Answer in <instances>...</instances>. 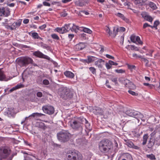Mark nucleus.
I'll use <instances>...</instances> for the list:
<instances>
[{
  "instance_id": "5",
  "label": "nucleus",
  "mask_w": 160,
  "mask_h": 160,
  "mask_svg": "<svg viewBox=\"0 0 160 160\" xmlns=\"http://www.w3.org/2000/svg\"><path fill=\"white\" fill-rule=\"evenodd\" d=\"M10 149L6 147H2L0 148V159H6L9 158L12 155Z\"/></svg>"
},
{
  "instance_id": "55",
  "label": "nucleus",
  "mask_w": 160,
  "mask_h": 160,
  "mask_svg": "<svg viewBox=\"0 0 160 160\" xmlns=\"http://www.w3.org/2000/svg\"><path fill=\"white\" fill-rule=\"evenodd\" d=\"M115 71L118 73H122L124 72V71L122 69H116L115 70Z\"/></svg>"
},
{
  "instance_id": "48",
  "label": "nucleus",
  "mask_w": 160,
  "mask_h": 160,
  "mask_svg": "<svg viewBox=\"0 0 160 160\" xmlns=\"http://www.w3.org/2000/svg\"><path fill=\"white\" fill-rule=\"evenodd\" d=\"M110 80L113 82L115 83V84H116L117 82V78L115 77H112L111 78Z\"/></svg>"
},
{
  "instance_id": "62",
  "label": "nucleus",
  "mask_w": 160,
  "mask_h": 160,
  "mask_svg": "<svg viewBox=\"0 0 160 160\" xmlns=\"http://www.w3.org/2000/svg\"><path fill=\"white\" fill-rule=\"evenodd\" d=\"M29 20L28 19H24L23 21V23L24 24H27L29 22Z\"/></svg>"
},
{
  "instance_id": "1",
  "label": "nucleus",
  "mask_w": 160,
  "mask_h": 160,
  "mask_svg": "<svg viewBox=\"0 0 160 160\" xmlns=\"http://www.w3.org/2000/svg\"><path fill=\"white\" fill-rule=\"evenodd\" d=\"M99 148V150L102 153H109L112 150V143L108 139L102 140L100 142Z\"/></svg>"
},
{
  "instance_id": "49",
  "label": "nucleus",
  "mask_w": 160,
  "mask_h": 160,
  "mask_svg": "<svg viewBox=\"0 0 160 160\" xmlns=\"http://www.w3.org/2000/svg\"><path fill=\"white\" fill-rule=\"evenodd\" d=\"M128 92L130 94L133 96H137L138 95L137 93L130 90H128Z\"/></svg>"
},
{
  "instance_id": "24",
  "label": "nucleus",
  "mask_w": 160,
  "mask_h": 160,
  "mask_svg": "<svg viewBox=\"0 0 160 160\" xmlns=\"http://www.w3.org/2000/svg\"><path fill=\"white\" fill-rule=\"evenodd\" d=\"M149 7L153 10H156L157 7L155 3L153 2H150L149 3Z\"/></svg>"
},
{
  "instance_id": "20",
  "label": "nucleus",
  "mask_w": 160,
  "mask_h": 160,
  "mask_svg": "<svg viewBox=\"0 0 160 160\" xmlns=\"http://www.w3.org/2000/svg\"><path fill=\"white\" fill-rule=\"evenodd\" d=\"M78 26L74 24H71V30L72 32H76L78 30H79Z\"/></svg>"
},
{
  "instance_id": "51",
  "label": "nucleus",
  "mask_w": 160,
  "mask_h": 160,
  "mask_svg": "<svg viewBox=\"0 0 160 160\" xmlns=\"http://www.w3.org/2000/svg\"><path fill=\"white\" fill-rule=\"evenodd\" d=\"M109 63L111 65H113L116 66L118 65V63H117L116 62H113L112 61H111V60L109 61Z\"/></svg>"
},
{
  "instance_id": "39",
  "label": "nucleus",
  "mask_w": 160,
  "mask_h": 160,
  "mask_svg": "<svg viewBox=\"0 0 160 160\" xmlns=\"http://www.w3.org/2000/svg\"><path fill=\"white\" fill-rule=\"evenodd\" d=\"M7 114L9 117H13L14 114V113L13 112H11L10 110H9L7 112Z\"/></svg>"
},
{
  "instance_id": "17",
  "label": "nucleus",
  "mask_w": 160,
  "mask_h": 160,
  "mask_svg": "<svg viewBox=\"0 0 160 160\" xmlns=\"http://www.w3.org/2000/svg\"><path fill=\"white\" fill-rule=\"evenodd\" d=\"M122 156L123 158L122 160H133L131 155L128 153H124Z\"/></svg>"
},
{
  "instance_id": "57",
  "label": "nucleus",
  "mask_w": 160,
  "mask_h": 160,
  "mask_svg": "<svg viewBox=\"0 0 160 160\" xmlns=\"http://www.w3.org/2000/svg\"><path fill=\"white\" fill-rule=\"evenodd\" d=\"M106 66L108 69H109L111 68V66L108 63H106Z\"/></svg>"
},
{
  "instance_id": "26",
  "label": "nucleus",
  "mask_w": 160,
  "mask_h": 160,
  "mask_svg": "<svg viewBox=\"0 0 160 160\" xmlns=\"http://www.w3.org/2000/svg\"><path fill=\"white\" fill-rule=\"evenodd\" d=\"M24 87V85L20 83V84H18L16 86H15L14 87H13L12 89L13 91L15 90L18 89L20 88H22Z\"/></svg>"
},
{
  "instance_id": "27",
  "label": "nucleus",
  "mask_w": 160,
  "mask_h": 160,
  "mask_svg": "<svg viewBox=\"0 0 160 160\" xmlns=\"http://www.w3.org/2000/svg\"><path fill=\"white\" fill-rule=\"evenodd\" d=\"M146 157L147 158H149L151 160H155L156 159L155 156L153 154H147Z\"/></svg>"
},
{
  "instance_id": "14",
  "label": "nucleus",
  "mask_w": 160,
  "mask_h": 160,
  "mask_svg": "<svg viewBox=\"0 0 160 160\" xmlns=\"http://www.w3.org/2000/svg\"><path fill=\"white\" fill-rule=\"evenodd\" d=\"M104 60L101 59H99L95 62V65L99 68H102L104 64Z\"/></svg>"
},
{
  "instance_id": "16",
  "label": "nucleus",
  "mask_w": 160,
  "mask_h": 160,
  "mask_svg": "<svg viewBox=\"0 0 160 160\" xmlns=\"http://www.w3.org/2000/svg\"><path fill=\"white\" fill-rule=\"evenodd\" d=\"M21 22L22 20L19 19L16 22H13L11 28L12 30L18 28L20 26Z\"/></svg>"
},
{
  "instance_id": "58",
  "label": "nucleus",
  "mask_w": 160,
  "mask_h": 160,
  "mask_svg": "<svg viewBox=\"0 0 160 160\" xmlns=\"http://www.w3.org/2000/svg\"><path fill=\"white\" fill-rule=\"evenodd\" d=\"M147 0H139L138 2L142 4L144 3Z\"/></svg>"
},
{
  "instance_id": "42",
  "label": "nucleus",
  "mask_w": 160,
  "mask_h": 160,
  "mask_svg": "<svg viewBox=\"0 0 160 160\" xmlns=\"http://www.w3.org/2000/svg\"><path fill=\"white\" fill-rule=\"evenodd\" d=\"M51 36L54 39L58 40L59 39V37L56 34H53Z\"/></svg>"
},
{
  "instance_id": "4",
  "label": "nucleus",
  "mask_w": 160,
  "mask_h": 160,
  "mask_svg": "<svg viewBox=\"0 0 160 160\" xmlns=\"http://www.w3.org/2000/svg\"><path fill=\"white\" fill-rule=\"evenodd\" d=\"M57 136L60 142H65L69 140L71 134L67 131H62L57 133Z\"/></svg>"
},
{
  "instance_id": "8",
  "label": "nucleus",
  "mask_w": 160,
  "mask_h": 160,
  "mask_svg": "<svg viewBox=\"0 0 160 160\" xmlns=\"http://www.w3.org/2000/svg\"><path fill=\"white\" fill-rule=\"evenodd\" d=\"M33 62L32 59L27 57L21 58L19 60V64L22 66H24L29 64H32Z\"/></svg>"
},
{
  "instance_id": "46",
  "label": "nucleus",
  "mask_w": 160,
  "mask_h": 160,
  "mask_svg": "<svg viewBox=\"0 0 160 160\" xmlns=\"http://www.w3.org/2000/svg\"><path fill=\"white\" fill-rule=\"evenodd\" d=\"M128 68L131 70H132L133 69H135L136 67L133 65H130L128 64H127Z\"/></svg>"
},
{
  "instance_id": "53",
  "label": "nucleus",
  "mask_w": 160,
  "mask_h": 160,
  "mask_svg": "<svg viewBox=\"0 0 160 160\" xmlns=\"http://www.w3.org/2000/svg\"><path fill=\"white\" fill-rule=\"evenodd\" d=\"M43 83L45 85H48L49 84V82L48 80L45 79L43 81Z\"/></svg>"
},
{
  "instance_id": "38",
  "label": "nucleus",
  "mask_w": 160,
  "mask_h": 160,
  "mask_svg": "<svg viewBox=\"0 0 160 160\" xmlns=\"http://www.w3.org/2000/svg\"><path fill=\"white\" fill-rule=\"evenodd\" d=\"M32 36L35 39H38L39 38L38 33L37 32L32 33Z\"/></svg>"
},
{
  "instance_id": "54",
  "label": "nucleus",
  "mask_w": 160,
  "mask_h": 160,
  "mask_svg": "<svg viewBox=\"0 0 160 160\" xmlns=\"http://www.w3.org/2000/svg\"><path fill=\"white\" fill-rule=\"evenodd\" d=\"M118 32L119 31L121 32H124L125 30V29L123 27H120L119 28H118Z\"/></svg>"
},
{
  "instance_id": "15",
  "label": "nucleus",
  "mask_w": 160,
  "mask_h": 160,
  "mask_svg": "<svg viewBox=\"0 0 160 160\" xmlns=\"http://www.w3.org/2000/svg\"><path fill=\"white\" fill-rule=\"evenodd\" d=\"M93 112L97 115H102L103 114V110L98 107H94L93 109Z\"/></svg>"
},
{
  "instance_id": "64",
  "label": "nucleus",
  "mask_w": 160,
  "mask_h": 160,
  "mask_svg": "<svg viewBox=\"0 0 160 160\" xmlns=\"http://www.w3.org/2000/svg\"><path fill=\"white\" fill-rule=\"evenodd\" d=\"M149 26H150V25L149 24H148V23H145L143 24V28H144L148 27H149Z\"/></svg>"
},
{
  "instance_id": "2",
  "label": "nucleus",
  "mask_w": 160,
  "mask_h": 160,
  "mask_svg": "<svg viewBox=\"0 0 160 160\" xmlns=\"http://www.w3.org/2000/svg\"><path fill=\"white\" fill-rule=\"evenodd\" d=\"M59 93L60 97L64 99L72 98L73 94L69 89L66 87H61L59 89Z\"/></svg>"
},
{
  "instance_id": "45",
  "label": "nucleus",
  "mask_w": 160,
  "mask_h": 160,
  "mask_svg": "<svg viewBox=\"0 0 160 160\" xmlns=\"http://www.w3.org/2000/svg\"><path fill=\"white\" fill-rule=\"evenodd\" d=\"M132 56L134 58H141L142 57V56L141 55H139L138 54H136V53L133 54Z\"/></svg>"
},
{
  "instance_id": "52",
  "label": "nucleus",
  "mask_w": 160,
  "mask_h": 160,
  "mask_svg": "<svg viewBox=\"0 0 160 160\" xmlns=\"http://www.w3.org/2000/svg\"><path fill=\"white\" fill-rule=\"evenodd\" d=\"M35 117H40L42 116L45 115L44 114L41 113H39L38 112L35 113Z\"/></svg>"
},
{
  "instance_id": "41",
  "label": "nucleus",
  "mask_w": 160,
  "mask_h": 160,
  "mask_svg": "<svg viewBox=\"0 0 160 160\" xmlns=\"http://www.w3.org/2000/svg\"><path fill=\"white\" fill-rule=\"evenodd\" d=\"M141 61H143L146 63V65L147 66L148 65V63L149 61L148 60L146 59L145 58H143V56H142V58H141Z\"/></svg>"
},
{
  "instance_id": "22",
  "label": "nucleus",
  "mask_w": 160,
  "mask_h": 160,
  "mask_svg": "<svg viewBox=\"0 0 160 160\" xmlns=\"http://www.w3.org/2000/svg\"><path fill=\"white\" fill-rule=\"evenodd\" d=\"M71 24L69 23L67 24H65L63 27L65 32H67L69 31L71 29Z\"/></svg>"
},
{
  "instance_id": "43",
  "label": "nucleus",
  "mask_w": 160,
  "mask_h": 160,
  "mask_svg": "<svg viewBox=\"0 0 160 160\" xmlns=\"http://www.w3.org/2000/svg\"><path fill=\"white\" fill-rule=\"evenodd\" d=\"M159 22L158 20L155 21L154 23L153 27H155L156 29H157V26L159 24Z\"/></svg>"
},
{
  "instance_id": "29",
  "label": "nucleus",
  "mask_w": 160,
  "mask_h": 160,
  "mask_svg": "<svg viewBox=\"0 0 160 160\" xmlns=\"http://www.w3.org/2000/svg\"><path fill=\"white\" fill-rule=\"evenodd\" d=\"M82 122H85L86 123V127L88 129H89L90 128V124L88 123V122L86 120L85 118H83L82 119Z\"/></svg>"
},
{
  "instance_id": "12",
  "label": "nucleus",
  "mask_w": 160,
  "mask_h": 160,
  "mask_svg": "<svg viewBox=\"0 0 160 160\" xmlns=\"http://www.w3.org/2000/svg\"><path fill=\"white\" fill-rule=\"evenodd\" d=\"M33 54L35 56L39 58H43L48 60H50V58L48 56L43 54L39 51L35 52L33 53Z\"/></svg>"
},
{
  "instance_id": "7",
  "label": "nucleus",
  "mask_w": 160,
  "mask_h": 160,
  "mask_svg": "<svg viewBox=\"0 0 160 160\" xmlns=\"http://www.w3.org/2000/svg\"><path fill=\"white\" fill-rule=\"evenodd\" d=\"M68 160H82V156L79 153L72 152L67 155Z\"/></svg>"
},
{
  "instance_id": "32",
  "label": "nucleus",
  "mask_w": 160,
  "mask_h": 160,
  "mask_svg": "<svg viewBox=\"0 0 160 160\" xmlns=\"http://www.w3.org/2000/svg\"><path fill=\"white\" fill-rule=\"evenodd\" d=\"M95 58L92 57V56H88V63H90L91 62H92L93 61L95 60Z\"/></svg>"
},
{
  "instance_id": "50",
  "label": "nucleus",
  "mask_w": 160,
  "mask_h": 160,
  "mask_svg": "<svg viewBox=\"0 0 160 160\" xmlns=\"http://www.w3.org/2000/svg\"><path fill=\"white\" fill-rule=\"evenodd\" d=\"M128 47L129 49H131L132 50H137L138 49L137 47H135L134 46L132 45H129L128 46Z\"/></svg>"
},
{
  "instance_id": "9",
  "label": "nucleus",
  "mask_w": 160,
  "mask_h": 160,
  "mask_svg": "<svg viewBox=\"0 0 160 160\" xmlns=\"http://www.w3.org/2000/svg\"><path fill=\"white\" fill-rule=\"evenodd\" d=\"M10 13V9L7 7H0V16L1 17H7Z\"/></svg>"
},
{
  "instance_id": "3",
  "label": "nucleus",
  "mask_w": 160,
  "mask_h": 160,
  "mask_svg": "<svg viewBox=\"0 0 160 160\" xmlns=\"http://www.w3.org/2000/svg\"><path fill=\"white\" fill-rule=\"evenodd\" d=\"M82 119L76 118L75 120L72 119L70 122V126L73 129L78 130L81 132L82 130Z\"/></svg>"
},
{
  "instance_id": "59",
  "label": "nucleus",
  "mask_w": 160,
  "mask_h": 160,
  "mask_svg": "<svg viewBox=\"0 0 160 160\" xmlns=\"http://www.w3.org/2000/svg\"><path fill=\"white\" fill-rule=\"evenodd\" d=\"M106 56L107 58H108L112 59H114V57H113L109 55L106 54Z\"/></svg>"
},
{
  "instance_id": "56",
  "label": "nucleus",
  "mask_w": 160,
  "mask_h": 160,
  "mask_svg": "<svg viewBox=\"0 0 160 160\" xmlns=\"http://www.w3.org/2000/svg\"><path fill=\"white\" fill-rule=\"evenodd\" d=\"M37 96L38 97L41 98L42 96V93L41 92H38L37 93Z\"/></svg>"
},
{
  "instance_id": "6",
  "label": "nucleus",
  "mask_w": 160,
  "mask_h": 160,
  "mask_svg": "<svg viewBox=\"0 0 160 160\" xmlns=\"http://www.w3.org/2000/svg\"><path fill=\"white\" fill-rule=\"evenodd\" d=\"M126 113L128 115L133 117L137 118L138 120L141 119L142 121L144 122L145 120L143 119V115L141 113L132 110L128 109L126 112Z\"/></svg>"
},
{
  "instance_id": "63",
  "label": "nucleus",
  "mask_w": 160,
  "mask_h": 160,
  "mask_svg": "<svg viewBox=\"0 0 160 160\" xmlns=\"http://www.w3.org/2000/svg\"><path fill=\"white\" fill-rule=\"evenodd\" d=\"M68 38L72 40V38L74 37V35L73 34H69L68 35Z\"/></svg>"
},
{
  "instance_id": "10",
  "label": "nucleus",
  "mask_w": 160,
  "mask_h": 160,
  "mask_svg": "<svg viewBox=\"0 0 160 160\" xmlns=\"http://www.w3.org/2000/svg\"><path fill=\"white\" fill-rule=\"evenodd\" d=\"M106 28L105 29L106 31L109 34V36H111L112 38L115 37L118 32V28L117 27H113V32H112L108 27L106 26Z\"/></svg>"
},
{
  "instance_id": "11",
  "label": "nucleus",
  "mask_w": 160,
  "mask_h": 160,
  "mask_svg": "<svg viewBox=\"0 0 160 160\" xmlns=\"http://www.w3.org/2000/svg\"><path fill=\"white\" fill-rule=\"evenodd\" d=\"M43 112L48 114H52L54 112V109L53 107L50 105H45L42 108Z\"/></svg>"
},
{
  "instance_id": "47",
  "label": "nucleus",
  "mask_w": 160,
  "mask_h": 160,
  "mask_svg": "<svg viewBox=\"0 0 160 160\" xmlns=\"http://www.w3.org/2000/svg\"><path fill=\"white\" fill-rule=\"evenodd\" d=\"M127 144L130 148H132L134 144L131 141H128L127 142Z\"/></svg>"
},
{
  "instance_id": "31",
  "label": "nucleus",
  "mask_w": 160,
  "mask_h": 160,
  "mask_svg": "<svg viewBox=\"0 0 160 160\" xmlns=\"http://www.w3.org/2000/svg\"><path fill=\"white\" fill-rule=\"evenodd\" d=\"M82 30L85 32L89 34H91L92 32L90 29L86 28L83 27Z\"/></svg>"
},
{
  "instance_id": "30",
  "label": "nucleus",
  "mask_w": 160,
  "mask_h": 160,
  "mask_svg": "<svg viewBox=\"0 0 160 160\" xmlns=\"http://www.w3.org/2000/svg\"><path fill=\"white\" fill-rule=\"evenodd\" d=\"M5 76L3 72L0 69V80L2 81L5 80Z\"/></svg>"
},
{
  "instance_id": "19",
  "label": "nucleus",
  "mask_w": 160,
  "mask_h": 160,
  "mask_svg": "<svg viewBox=\"0 0 160 160\" xmlns=\"http://www.w3.org/2000/svg\"><path fill=\"white\" fill-rule=\"evenodd\" d=\"M155 140L150 138L147 144V147L149 148H151L154 145Z\"/></svg>"
},
{
  "instance_id": "35",
  "label": "nucleus",
  "mask_w": 160,
  "mask_h": 160,
  "mask_svg": "<svg viewBox=\"0 0 160 160\" xmlns=\"http://www.w3.org/2000/svg\"><path fill=\"white\" fill-rule=\"evenodd\" d=\"M143 85L145 86H147L150 89H152L154 88L155 86L153 84H150L148 83H144Z\"/></svg>"
},
{
  "instance_id": "61",
  "label": "nucleus",
  "mask_w": 160,
  "mask_h": 160,
  "mask_svg": "<svg viewBox=\"0 0 160 160\" xmlns=\"http://www.w3.org/2000/svg\"><path fill=\"white\" fill-rule=\"evenodd\" d=\"M106 85L107 86V87L109 88H111V86H110L109 85V81L108 80H106Z\"/></svg>"
},
{
  "instance_id": "13",
  "label": "nucleus",
  "mask_w": 160,
  "mask_h": 160,
  "mask_svg": "<svg viewBox=\"0 0 160 160\" xmlns=\"http://www.w3.org/2000/svg\"><path fill=\"white\" fill-rule=\"evenodd\" d=\"M142 17L145 20L152 22L153 21V18L150 16L148 15L146 12H143L141 14Z\"/></svg>"
},
{
  "instance_id": "25",
  "label": "nucleus",
  "mask_w": 160,
  "mask_h": 160,
  "mask_svg": "<svg viewBox=\"0 0 160 160\" xmlns=\"http://www.w3.org/2000/svg\"><path fill=\"white\" fill-rule=\"evenodd\" d=\"M148 138V134H146L143 135V142H142V144L143 145H145L146 144Z\"/></svg>"
},
{
  "instance_id": "21",
  "label": "nucleus",
  "mask_w": 160,
  "mask_h": 160,
  "mask_svg": "<svg viewBox=\"0 0 160 160\" xmlns=\"http://www.w3.org/2000/svg\"><path fill=\"white\" fill-rule=\"evenodd\" d=\"M64 74L67 77L71 78H73L74 76V74L72 72L68 71L65 72Z\"/></svg>"
},
{
  "instance_id": "33",
  "label": "nucleus",
  "mask_w": 160,
  "mask_h": 160,
  "mask_svg": "<svg viewBox=\"0 0 160 160\" xmlns=\"http://www.w3.org/2000/svg\"><path fill=\"white\" fill-rule=\"evenodd\" d=\"M2 24L7 29L12 30L11 28L12 25H9L8 23H7L6 22H2Z\"/></svg>"
},
{
  "instance_id": "28",
  "label": "nucleus",
  "mask_w": 160,
  "mask_h": 160,
  "mask_svg": "<svg viewBox=\"0 0 160 160\" xmlns=\"http://www.w3.org/2000/svg\"><path fill=\"white\" fill-rule=\"evenodd\" d=\"M137 36L133 34L131 35L130 37V40L132 42L136 43V39Z\"/></svg>"
},
{
  "instance_id": "18",
  "label": "nucleus",
  "mask_w": 160,
  "mask_h": 160,
  "mask_svg": "<svg viewBox=\"0 0 160 160\" xmlns=\"http://www.w3.org/2000/svg\"><path fill=\"white\" fill-rule=\"evenodd\" d=\"M86 47V45L85 43L81 42L76 45L75 48L79 50H81L84 49Z\"/></svg>"
},
{
  "instance_id": "40",
  "label": "nucleus",
  "mask_w": 160,
  "mask_h": 160,
  "mask_svg": "<svg viewBox=\"0 0 160 160\" xmlns=\"http://www.w3.org/2000/svg\"><path fill=\"white\" fill-rule=\"evenodd\" d=\"M138 43L140 44H142V42L139 36H137L136 39V43Z\"/></svg>"
},
{
  "instance_id": "36",
  "label": "nucleus",
  "mask_w": 160,
  "mask_h": 160,
  "mask_svg": "<svg viewBox=\"0 0 160 160\" xmlns=\"http://www.w3.org/2000/svg\"><path fill=\"white\" fill-rule=\"evenodd\" d=\"M95 49H96V50L99 49H100V50H103L104 49V48L102 46L99 44H97L96 45V46L95 47Z\"/></svg>"
},
{
  "instance_id": "44",
  "label": "nucleus",
  "mask_w": 160,
  "mask_h": 160,
  "mask_svg": "<svg viewBox=\"0 0 160 160\" xmlns=\"http://www.w3.org/2000/svg\"><path fill=\"white\" fill-rule=\"evenodd\" d=\"M89 69L90 71L91 72L92 74H94L96 73V69L92 67H90L89 68Z\"/></svg>"
},
{
  "instance_id": "34",
  "label": "nucleus",
  "mask_w": 160,
  "mask_h": 160,
  "mask_svg": "<svg viewBox=\"0 0 160 160\" xmlns=\"http://www.w3.org/2000/svg\"><path fill=\"white\" fill-rule=\"evenodd\" d=\"M38 127L41 129H45L44 123L42 122H39L38 123Z\"/></svg>"
},
{
  "instance_id": "37",
  "label": "nucleus",
  "mask_w": 160,
  "mask_h": 160,
  "mask_svg": "<svg viewBox=\"0 0 160 160\" xmlns=\"http://www.w3.org/2000/svg\"><path fill=\"white\" fill-rule=\"evenodd\" d=\"M115 15L116 16H118V17L121 18H122V19H123L124 20H125V19H126V18L121 13H116Z\"/></svg>"
},
{
  "instance_id": "23",
  "label": "nucleus",
  "mask_w": 160,
  "mask_h": 160,
  "mask_svg": "<svg viewBox=\"0 0 160 160\" xmlns=\"http://www.w3.org/2000/svg\"><path fill=\"white\" fill-rule=\"evenodd\" d=\"M54 31H56L61 34L65 33L63 27L62 28H57L55 29Z\"/></svg>"
},
{
  "instance_id": "60",
  "label": "nucleus",
  "mask_w": 160,
  "mask_h": 160,
  "mask_svg": "<svg viewBox=\"0 0 160 160\" xmlns=\"http://www.w3.org/2000/svg\"><path fill=\"white\" fill-rule=\"evenodd\" d=\"M43 4L45 6H50V4L46 2H44L43 3Z\"/></svg>"
}]
</instances>
